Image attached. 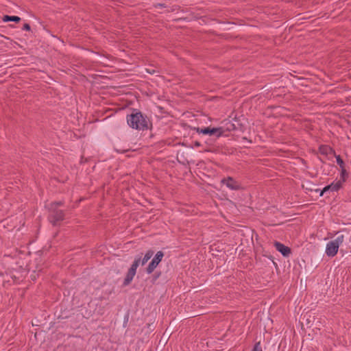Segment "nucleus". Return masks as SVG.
Masks as SVG:
<instances>
[{"mask_svg":"<svg viewBox=\"0 0 351 351\" xmlns=\"http://www.w3.org/2000/svg\"><path fill=\"white\" fill-rule=\"evenodd\" d=\"M153 254L154 251L149 250L145 253L143 258H141V256L135 257L134 262L132 263L131 267L128 269L126 276L124 278L123 283V286H128L131 283L136 273V269L140 265H144L152 258Z\"/></svg>","mask_w":351,"mask_h":351,"instance_id":"nucleus-1","label":"nucleus"},{"mask_svg":"<svg viewBox=\"0 0 351 351\" xmlns=\"http://www.w3.org/2000/svg\"><path fill=\"white\" fill-rule=\"evenodd\" d=\"M128 125L135 130H145L148 129V121L147 117L137 110H134L132 113L127 116Z\"/></svg>","mask_w":351,"mask_h":351,"instance_id":"nucleus-2","label":"nucleus"},{"mask_svg":"<svg viewBox=\"0 0 351 351\" xmlns=\"http://www.w3.org/2000/svg\"><path fill=\"white\" fill-rule=\"evenodd\" d=\"M344 241V235L338 234L337 237L326 244V254L329 257H334L338 252L339 246Z\"/></svg>","mask_w":351,"mask_h":351,"instance_id":"nucleus-3","label":"nucleus"},{"mask_svg":"<svg viewBox=\"0 0 351 351\" xmlns=\"http://www.w3.org/2000/svg\"><path fill=\"white\" fill-rule=\"evenodd\" d=\"M64 218V213L62 210L51 209L50 214L48 217L49 221L53 226L57 225L60 221H62Z\"/></svg>","mask_w":351,"mask_h":351,"instance_id":"nucleus-4","label":"nucleus"},{"mask_svg":"<svg viewBox=\"0 0 351 351\" xmlns=\"http://www.w3.org/2000/svg\"><path fill=\"white\" fill-rule=\"evenodd\" d=\"M196 131L199 134H208V135H215L217 137H219L223 135V129L222 128H197L196 129Z\"/></svg>","mask_w":351,"mask_h":351,"instance_id":"nucleus-5","label":"nucleus"},{"mask_svg":"<svg viewBox=\"0 0 351 351\" xmlns=\"http://www.w3.org/2000/svg\"><path fill=\"white\" fill-rule=\"evenodd\" d=\"M164 257V253L162 251H158L152 261L149 263L147 267L146 268V271L148 274H152L154 270L156 268L158 264L161 262L162 258Z\"/></svg>","mask_w":351,"mask_h":351,"instance_id":"nucleus-6","label":"nucleus"},{"mask_svg":"<svg viewBox=\"0 0 351 351\" xmlns=\"http://www.w3.org/2000/svg\"><path fill=\"white\" fill-rule=\"evenodd\" d=\"M221 182L225 184L230 190L238 191L242 189L241 183L235 180L232 177H227L221 180Z\"/></svg>","mask_w":351,"mask_h":351,"instance_id":"nucleus-7","label":"nucleus"},{"mask_svg":"<svg viewBox=\"0 0 351 351\" xmlns=\"http://www.w3.org/2000/svg\"><path fill=\"white\" fill-rule=\"evenodd\" d=\"M342 182L341 180L337 181V182H332L330 184L325 186L319 193V196H323L324 193L330 191H337L341 187Z\"/></svg>","mask_w":351,"mask_h":351,"instance_id":"nucleus-8","label":"nucleus"},{"mask_svg":"<svg viewBox=\"0 0 351 351\" xmlns=\"http://www.w3.org/2000/svg\"><path fill=\"white\" fill-rule=\"evenodd\" d=\"M274 246L278 252H280L284 256H289L291 253V250L289 247L285 246L284 244L280 242L276 241L274 243Z\"/></svg>","mask_w":351,"mask_h":351,"instance_id":"nucleus-9","label":"nucleus"},{"mask_svg":"<svg viewBox=\"0 0 351 351\" xmlns=\"http://www.w3.org/2000/svg\"><path fill=\"white\" fill-rule=\"evenodd\" d=\"M2 20L3 22L14 21L19 23L21 21V18L17 16L5 15L3 16Z\"/></svg>","mask_w":351,"mask_h":351,"instance_id":"nucleus-10","label":"nucleus"},{"mask_svg":"<svg viewBox=\"0 0 351 351\" xmlns=\"http://www.w3.org/2000/svg\"><path fill=\"white\" fill-rule=\"evenodd\" d=\"M319 152L322 154L324 155H328L331 152H332V149L330 147L327 145H322L319 147Z\"/></svg>","mask_w":351,"mask_h":351,"instance_id":"nucleus-11","label":"nucleus"},{"mask_svg":"<svg viewBox=\"0 0 351 351\" xmlns=\"http://www.w3.org/2000/svg\"><path fill=\"white\" fill-rule=\"evenodd\" d=\"M337 165L341 169L345 168V163L339 155L335 156Z\"/></svg>","mask_w":351,"mask_h":351,"instance_id":"nucleus-12","label":"nucleus"},{"mask_svg":"<svg viewBox=\"0 0 351 351\" xmlns=\"http://www.w3.org/2000/svg\"><path fill=\"white\" fill-rule=\"evenodd\" d=\"M252 351H263L261 343H256Z\"/></svg>","mask_w":351,"mask_h":351,"instance_id":"nucleus-13","label":"nucleus"},{"mask_svg":"<svg viewBox=\"0 0 351 351\" xmlns=\"http://www.w3.org/2000/svg\"><path fill=\"white\" fill-rule=\"evenodd\" d=\"M63 204L62 202H55L51 205V209H56L57 206H62Z\"/></svg>","mask_w":351,"mask_h":351,"instance_id":"nucleus-14","label":"nucleus"},{"mask_svg":"<svg viewBox=\"0 0 351 351\" xmlns=\"http://www.w3.org/2000/svg\"><path fill=\"white\" fill-rule=\"evenodd\" d=\"M346 173H346V168L341 169V177L343 178V180H342L341 182L345 181L344 176H345V175H346Z\"/></svg>","mask_w":351,"mask_h":351,"instance_id":"nucleus-15","label":"nucleus"},{"mask_svg":"<svg viewBox=\"0 0 351 351\" xmlns=\"http://www.w3.org/2000/svg\"><path fill=\"white\" fill-rule=\"evenodd\" d=\"M31 29L30 25L28 23H25L23 27V30L29 31Z\"/></svg>","mask_w":351,"mask_h":351,"instance_id":"nucleus-16","label":"nucleus"},{"mask_svg":"<svg viewBox=\"0 0 351 351\" xmlns=\"http://www.w3.org/2000/svg\"><path fill=\"white\" fill-rule=\"evenodd\" d=\"M201 145V143L198 141L195 142V147H199Z\"/></svg>","mask_w":351,"mask_h":351,"instance_id":"nucleus-17","label":"nucleus"}]
</instances>
